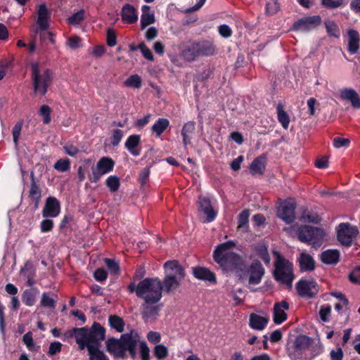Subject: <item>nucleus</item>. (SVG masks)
Segmentation results:
<instances>
[{
  "label": "nucleus",
  "mask_w": 360,
  "mask_h": 360,
  "mask_svg": "<svg viewBox=\"0 0 360 360\" xmlns=\"http://www.w3.org/2000/svg\"><path fill=\"white\" fill-rule=\"evenodd\" d=\"M105 330L101 324L94 323L91 328H74L67 331V338L75 337L80 349L87 348L90 360H109L98 346L105 339Z\"/></svg>",
  "instance_id": "f257e3e1"
},
{
  "label": "nucleus",
  "mask_w": 360,
  "mask_h": 360,
  "mask_svg": "<svg viewBox=\"0 0 360 360\" xmlns=\"http://www.w3.org/2000/svg\"><path fill=\"white\" fill-rule=\"evenodd\" d=\"M163 285L158 278H146L138 283L137 297L143 300L141 306L145 320L154 319L160 309L157 303L162 298Z\"/></svg>",
  "instance_id": "f03ea898"
},
{
  "label": "nucleus",
  "mask_w": 360,
  "mask_h": 360,
  "mask_svg": "<svg viewBox=\"0 0 360 360\" xmlns=\"http://www.w3.org/2000/svg\"><path fill=\"white\" fill-rule=\"evenodd\" d=\"M323 351V346L319 339L300 335L295 339L294 348L289 350L288 356L291 360H311Z\"/></svg>",
  "instance_id": "7ed1b4c3"
},
{
  "label": "nucleus",
  "mask_w": 360,
  "mask_h": 360,
  "mask_svg": "<svg viewBox=\"0 0 360 360\" xmlns=\"http://www.w3.org/2000/svg\"><path fill=\"white\" fill-rule=\"evenodd\" d=\"M235 243L228 241L219 245L215 249L213 257L224 271H232L243 264V259L233 250Z\"/></svg>",
  "instance_id": "20e7f679"
},
{
  "label": "nucleus",
  "mask_w": 360,
  "mask_h": 360,
  "mask_svg": "<svg viewBox=\"0 0 360 360\" xmlns=\"http://www.w3.org/2000/svg\"><path fill=\"white\" fill-rule=\"evenodd\" d=\"M276 257L274 262V276L275 279L288 288H292L294 280L292 264L285 259L279 252H274Z\"/></svg>",
  "instance_id": "39448f33"
},
{
  "label": "nucleus",
  "mask_w": 360,
  "mask_h": 360,
  "mask_svg": "<svg viewBox=\"0 0 360 360\" xmlns=\"http://www.w3.org/2000/svg\"><path fill=\"white\" fill-rule=\"evenodd\" d=\"M326 236L325 231L320 228L310 226H301L298 230V238L300 241L320 246Z\"/></svg>",
  "instance_id": "423d86ee"
},
{
  "label": "nucleus",
  "mask_w": 360,
  "mask_h": 360,
  "mask_svg": "<svg viewBox=\"0 0 360 360\" xmlns=\"http://www.w3.org/2000/svg\"><path fill=\"white\" fill-rule=\"evenodd\" d=\"M32 71L35 91L44 94L46 91L47 81L49 78L48 70L42 64L34 63L32 64Z\"/></svg>",
  "instance_id": "0eeeda50"
},
{
  "label": "nucleus",
  "mask_w": 360,
  "mask_h": 360,
  "mask_svg": "<svg viewBox=\"0 0 360 360\" xmlns=\"http://www.w3.org/2000/svg\"><path fill=\"white\" fill-rule=\"evenodd\" d=\"M337 239L340 243L345 246H351L356 240L359 234L356 226L349 223H340L336 228Z\"/></svg>",
  "instance_id": "6e6552de"
},
{
  "label": "nucleus",
  "mask_w": 360,
  "mask_h": 360,
  "mask_svg": "<svg viewBox=\"0 0 360 360\" xmlns=\"http://www.w3.org/2000/svg\"><path fill=\"white\" fill-rule=\"evenodd\" d=\"M297 294L304 298L310 299L315 297L319 287L316 282L311 278L300 279L295 285Z\"/></svg>",
  "instance_id": "1a4fd4ad"
},
{
  "label": "nucleus",
  "mask_w": 360,
  "mask_h": 360,
  "mask_svg": "<svg viewBox=\"0 0 360 360\" xmlns=\"http://www.w3.org/2000/svg\"><path fill=\"white\" fill-rule=\"evenodd\" d=\"M115 162L108 157L101 158L97 162L96 166L92 168V174L90 181L96 183L101 177L112 171Z\"/></svg>",
  "instance_id": "9d476101"
},
{
  "label": "nucleus",
  "mask_w": 360,
  "mask_h": 360,
  "mask_svg": "<svg viewBox=\"0 0 360 360\" xmlns=\"http://www.w3.org/2000/svg\"><path fill=\"white\" fill-rule=\"evenodd\" d=\"M139 339V333L134 330L121 335L124 352L128 351L132 358H135L136 355V346Z\"/></svg>",
  "instance_id": "9b49d317"
},
{
  "label": "nucleus",
  "mask_w": 360,
  "mask_h": 360,
  "mask_svg": "<svg viewBox=\"0 0 360 360\" xmlns=\"http://www.w3.org/2000/svg\"><path fill=\"white\" fill-rule=\"evenodd\" d=\"M295 203L293 200H285L278 207V216L286 223H291L295 217Z\"/></svg>",
  "instance_id": "f8f14e48"
},
{
  "label": "nucleus",
  "mask_w": 360,
  "mask_h": 360,
  "mask_svg": "<svg viewBox=\"0 0 360 360\" xmlns=\"http://www.w3.org/2000/svg\"><path fill=\"white\" fill-rule=\"evenodd\" d=\"M321 22L318 15L302 18L293 25V30L298 32H307L316 27Z\"/></svg>",
  "instance_id": "ddd939ff"
},
{
  "label": "nucleus",
  "mask_w": 360,
  "mask_h": 360,
  "mask_svg": "<svg viewBox=\"0 0 360 360\" xmlns=\"http://www.w3.org/2000/svg\"><path fill=\"white\" fill-rule=\"evenodd\" d=\"M248 283L257 285L260 283L264 274V269L259 262H253L248 269Z\"/></svg>",
  "instance_id": "4468645a"
},
{
  "label": "nucleus",
  "mask_w": 360,
  "mask_h": 360,
  "mask_svg": "<svg viewBox=\"0 0 360 360\" xmlns=\"http://www.w3.org/2000/svg\"><path fill=\"white\" fill-rule=\"evenodd\" d=\"M60 212V204L54 197H49L42 210V215L46 218L56 217Z\"/></svg>",
  "instance_id": "2eb2a0df"
},
{
  "label": "nucleus",
  "mask_w": 360,
  "mask_h": 360,
  "mask_svg": "<svg viewBox=\"0 0 360 360\" xmlns=\"http://www.w3.org/2000/svg\"><path fill=\"white\" fill-rule=\"evenodd\" d=\"M165 276H169L172 278H175L181 281L184 276V270L182 266L176 261H168L165 265Z\"/></svg>",
  "instance_id": "dca6fc26"
},
{
  "label": "nucleus",
  "mask_w": 360,
  "mask_h": 360,
  "mask_svg": "<svg viewBox=\"0 0 360 360\" xmlns=\"http://www.w3.org/2000/svg\"><path fill=\"white\" fill-rule=\"evenodd\" d=\"M198 205L200 211L207 217L205 222L212 221L217 216V212L214 210L210 200L207 197H200Z\"/></svg>",
  "instance_id": "f3484780"
},
{
  "label": "nucleus",
  "mask_w": 360,
  "mask_h": 360,
  "mask_svg": "<svg viewBox=\"0 0 360 360\" xmlns=\"http://www.w3.org/2000/svg\"><path fill=\"white\" fill-rule=\"evenodd\" d=\"M105 344L108 352L113 354L115 357L124 356L125 354L121 338L120 340L110 338L106 341Z\"/></svg>",
  "instance_id": "a211bd4d"
},
{
  "label": "nucleus",
  "mask_w": 360,
  "mask_h": 360,
  "mask_svg": "<svg viewBox=\"0 0 360 360\" xmlns=\"http://www.w3.org/2000/svg\"><path fill=\"white\" fill-rule=\"evenodd\" d=\"M37 23L39 27L42 30H46L49 26L50 13L44 4H40L37 11Z\"/></svg>",
  "instance_id": "6ab92c4d"
},
{
  "label": "nucleus",
  "mask_w": 360,
  "mask_h": 360,
  "mask_svg": "<svg viewBox=\"0 0 360 360\" xmlns=\"http://www.w3.org/2000/svg\"><path fill=\"white\" fill-rule=\"evenodd\" d=\"M340 96L342 100L349 101L355 110H358L360 108V98L354 89H342L340 91Z\"/></svg>",
  "instance_id": "aec40b11"
},
{
  "label": "nucleus",
  "mask_w": 360,
  "mask_h": 360,
  "mask_svg": "<svg viewBox=\"0 0 360 360\" xmlns=\"http://www.w3.org/2000/svg\"><path fill=\"white\" fill-rule=\"evenodd\" d=\"M288 307V304L285 301L275 304L274 307V321L275 323L280 324L286 319L287 315L285 311Z\"/></svg>",
  "instance_id": "412c9836"
},
{
  "label": "nucleus",
  "mask_w": 360,
  "mask_h": 360,
  "mask_svg": "<svg viewBox=\"0 0 360 360\" xmlns=\"http://www.w3.org/2000/svg\"><path fill=\"white\" fill-rule=\"evenodd\" d=\"M193 274L194 276L199 280L206 281L213 283H216L214 274L207 268L202 266L195 267L193 269Z\"/></svg>",
  "instance_id": "4be33fe9"
},
{
  "label": "nucleus",
  "mask_w": 360,
  "mask_h": 360,
  "mask_svg": "<svg viewBox=\"0 0 360 360\" xmlns=\"http://www.w3.org/2000/svg\"><path fill=\"white\" fill-rule=\"evenodd\" d=\"M141 142V136L139 135L129 136L124 144L127 150L134 156H139L141 154V150L139 146Z\"/></svg>",
  "instance_id": "5701e85b"
},
{
  "label": "nucleus",
  "mask_w": 360,
  "mask_h": 360,
  "mask_svg": "<svg viewBox=\"0 0 360 360\" xmlns=\"http://www.w3.org/2000/svg\"><path fill=\"white\" fill-rule=\"evenodd\" d=\"M268 322L269 319L266 316H259L255 313L250 315L249 326L252 329L262 330L265 328Z\"/></svg>",
  "instance_id": "b1692460"
},
{
  "label": "nucleus",
  "mask_w": 360,
  "mask_h": 360,
  "mask_svg": "<svg viewBox=\"0 0 360 360\" xmlns=\"http://www.w3.org/2000/svg\"><path fill=\"white\" fill-rule=\"evenodd\" d=\"M266 165V157L261 155L255 158L250 165V173L254 175H262L264 173Z\"/></svg>",
  "instance_id": "393cba45"
},
{
  "label": "nucleus",
  "mask_w": 360,
  "mask_h": 360,
  "mask_svg": "<svg viewBox=\"0 0 360 360\" xmlns=\"http://www.w3.org/2000/svg\"><path fill=\"white\" fill-rule=\"evenodd\" d=\"M122 18L127 23H134L138 20V13L133 6L126 4L122 8Z\"/></svg>",
  "instance_id": "a878e982"
},
{
  "label": "nucleus",
  "mask_w": 360,
  "mask_h": 360,
  "mask_svg": "<svg viewBox=\"0 0 360 360\" xmlns=\"http://www.w3.org/2000/svg\"><path fill=\"white\" fill-rule=\"evenodd\" d=\"M142 14L141 15V26L142 29H144L147 26L154 23L155 15L154 12L150 10V7L147 5H144L141 8Z\"/></svg>",
  "instance_id": "bb28decb"
},
{
  "label": "nucleus",
  "mask_w": 360,
  "mask_h": 360,
  "mask_svg": "<svg viewBox=\"0 0 360 360\" xmlns=\"http://www.w3.org/2000/svg\"><path fill=\"white\" fill-rule=\"evenodd\" d=\"M298 262L302 271H312L315 267L314 259L307 253H301L298 259Z\"/></svg>",
  "instance_id": "cd10ccee"
},
{
  "label": "nucleus",
  "mask_w": 360,
  "mask_h": 360,
  "mask_svg": "<svg viewBox=\"0 0 360 360\" xmlns=\"http://www.w3.org/2000/svg\"><path fill=\"white\" fill-rule=\"evenodd\" d=\"M340 259V252L337 250H327L321 255V261L327 264H335Z\"/></svg>",
  "instance_id": "c85d7f7f"
},
{
  "label": "nucleus",
  "mask_w": 360,
  "mask_h": 360,
  "mask_svg": "<svg viewBox=\"0 0 360 360\" xmlns=\"http://www.w3.org/2000/svg\"><path fill=\"white\" fill-rule=\"evenodd\" d=\"M359 35L354 30L348 31V50L351 53H355L359 49Z\"/></svg>",
  "instance_id": "c756f323"
},
{
  "label": "nucleus",
  "mask_w": 360,
  "mask_h": 360,
  "mask_svg": "<svg viewBox=\"0 0 360 360\" xmlns=\"http://www.w3.org/2000/svg\"><path fill=\"white\" fill-rule=\"evenodd\" d=\"M194 131L195 123L193 122H188L184 125L181 130V136L183 137V143L185 146L191 143Z\"/></svg>",
  "instance_id": "7c9ffc66"
},
{
  "label": "nucleus",
  "mask_w": 360,
  "mask_h": 360,
  "mask_svg": "<svg viewBox=\"0 0 360 360\" xmlns=\"http://www.w3.org/2000/svg\"><path fill=\"white\" fill-rule=\"evenodd\" d=\"M110 326L119 333H122L124 329V320L117 315H110L108 318Z\"/></svg>",
  "instance_id": "2f4dec72"
},
{
  "label": "nucleus",
  "mask_w": 360,
  "mask_h": 360,
  "mask_svg": "<svg viewBox=\"0 0 360 360\" xmlns=\"http://www.w3.org/2000/svg\"><path fill=\"white\" fill-rule=\"evenodd\" d=\"M169 122L165 118H159L153 125L152 130L158 136H160L169 127Z\"/></svg>",
  "instance_id": "473e14b6"
},
{
  "label": "nucleus",
  "mask_w": 360,
  "mask_h": 360,
  "mask_svg": "<svg viewBox=\"0 0 360 360\" xmlns=\"http://www.w3.org/2000/svg\"><path fill=\"white\" fill-rule=\"evenodd\" d=\"M169 275H171V274ZM180 282L181 281H179L175 278H172L170 276H165L163 284L165 290L169 292L177 289V288L180 285Z\"/></svg>",
  "instance_id": "72a5a7b5"
},
{
  "label": "nucleus",
  "mask_w": 360,
  "mask_h": 360,
  "mask_svg": "<svg viewBox=\"0 0 360 360\" xmlns=\"http://www.w3.org/2000/svg\"><path fill=\"white\" fill-rule=\"evenodd\" d=\"M105 185L110 192L114 193L117 191L120 186L119 177L115 175L110 176L105 180Z\"/></svg>",
  "instance_id": "f704fd0d"
},
{
  "label": "nucleus",
  "mask_w": 360,
  "mask_h": 360,
  "mask_svg": "<svg viewBox=\"0 0 360 360\" xmlns=\"http://www.w3.org/2000/svg\"><path fill=\"white\" fill-rule=\"evenodd\" d=\"M153 352L155 356L159 360L165 359L169 354L168 348L162 344L156 345L154 347Z\"/></svg>",
  "instance_id": "c9c22d12"
},
{
  "label": "nucleus",
  "mask_w": 360,
  "mask_h": 360,
  "mask_svg": "<svg viewBox=\"0 0 360 360\" xmlns=\"http://www.w3.org/2000/svg\"><path fill=\"white\" fill-rule=\"evenodd\" d=\"M22 300L27 306H33L36 302V293L30 290H26L22 293Z\"/></svg>",
  "instance_id": "e433bc0d"
},
{
  "label": "nucleus",
  "mask_w": 360,
  "mask_h": 360,
  "mask_svg": "<svg viewBox=\"0 0 360 360\" xmlns=\"http://www.w3.org/2000/svg\"><path fill=\"white\" fill-rule=\"evenodd\" d=\"M41 306L54 309L56 305V301L49 296L47 292H44L40 301Z\"/></svg>",
  "instance_id": "4c0bfd02"
},
{
  "label": "nucleus",
  "mask_w": 360,
  "mask_h": 360,
  "mask_svg": "<svg viewBox=\"0 0 360 360\" xmlns=\"http://www.w3.org/2000/svg\"><path fill=\"white\" fill-rule=\"evenodd\" d=\"M124 84L129 87L139 89L141 86V79L138 75H134L124 82Z\"/></svg>",
  "instance_id": "58836bf2"
},
{
  "label": "nucleus",
  "mask_w": 360,
  "mask_h": 360,
  "mask_svg": "<svg viewBox=\"0 0 360 360\" xmlns=\"http://www.w3.org/2000/svg\"><path fill=\"white\" fill-rule=\"evenodd\" d=\"M327 32L333 37H338L340 36V30L338 25L331 20H327L326 22Z\"/></svg>",
  "instance_id": "ea45409f"
},
{
  "label": "nucleus",
  "mask_w": 360,
  "mask_h": 360,
  "mask_svg": "<svg viewBox=\"0 0 360 360\" xmlns=\"http://www.w3.org/2000/svg\"><path fill=\"white\" fill-rule=\"evenodd\" d=\"M250 211L243 210L238 216V228L247 229L249 221Z\"/></svg>",
  "instance_id": "a19ab883"
},
{
  "label": "nucleus",
  "mask_w": 360,
  "mask_h": 360,
  "mask_svg": "<svg viewBox=\"0 0 360 360\" xmlns=\"http://www.w3.org/2000/svg\"><path fill=\"white\" fill-rule=\"evenodd\" d=\"M70 164V162L68 159H60L55 163L53 167L59 172H65L69 170Z\"/></svg>",
  "instance_id": "79ce46f5"
},
{
  "label": "nucleus",
  "mask_w": 360,
  "mask_h": 360,
  "mask_svg": "<svg viewBox=\"0 0 360 360\" xmlns=\"http://www.w3.org/2000/svg\"><path fill=\"white\" fill-rule=\"evenodd\" d=\"M331 312V307L328 304H323L321 306L320 310H319V315L321 319L323 322H327L329 320V316L330 315Z\"/></svg>",
  "instance_id": "37998d69"
},
{
  "label": "nucleus",
  "mask_w": 360,
  "mask_h": 360,
  "mask_svg": "<svg viewBox=\"0 0 360 360\" xmlns=\"http://www.w3.org/2000/svg\"><path fill=\"white\" fill-rule=\"evenodd\" d=\"M258 256L266 263L270 262V257L265 245H259L256 249Z\"/></svg>",
  "instance_id": "c03bdc74"
},
{
  "label": "nucleus",
  "mask_w": 360,
  "mask_h": 360,
  "mask_svg": "<svg viewBox=\"0 0 360 360\" xmlns=\"http://www.w3.org/2000/svg\"><path fill=\"white\" fill-rule=\"evenodd\" d=\"M301 220L304 222L318 223L321 218L316 213L305 212L301 217Z\"/></svg>",
  "instance_id": "a18cd8bd"
},
{
  "label": "nucleus",
  "mask_w": 360,
  "mask_h": 360,
  "mask_svg": "<svg viewBox=\"0 0 360 360\" xmlns=\"http://www.w3.org/2000/svg\"><path fill=\"white\" fill-rule=\"evenodd\" d=\"M139 349L141 360H150V349L145 341L139 342Z\"/></svg>",
  "instance_id": "49530a36"
},
{
  "label": "nucleus",
  "mask_w": 360,
  "mask_h": 360,
  "mask_svg": "<svg viewBox=\"0 0 360 360\" xmlns=\"http://www.w3.org/2000/svg\"><path fill=\"white\" fill-rule=\"evenodd\" d=\"M124 136V132L121 129H114L112 131V136H111V143L113 146H117L122 137Z\"/></svg>",
  "instance_id": "de8ad7c7"
},
{
  "label": "nucleus",
  "mask_w": 360,
  "mask_h": 360,
  "mask_svg": "<svg viewBox=\"0 0 360 360\" xmlns=\"http://www.w3.org/2000/svg\"><path fill=\"white\" fill-rule=\"evenodd\" d=\"M84 18V11L83 10L73 14L68 19V22L71 25H76L82 21Z\"/></svg>",
  "instance_id": "09e8293b"
},
{
  "label": "nucleus",
  "mask_w": 360,
  "mask_h": 360,
  "mask_svg": "<svg viewBox=\"0 0 360 360\" xmlns=\"http://www.w3.org/2000/svg\"><path fill=\"white\" fill-rule=\"evenodd\" d=\"M66 44L72 50H75L82 46L81 39L76 36L69 37L67 40Z\"/></svg>",
  "instance_id": "8fccbe9b"
},
{
  "label": "nucleus",
  "mask_w": 360,
  "mask_h": 360,
  "mask_svg": "<svg viewBox=\"0 0 360 360\" xmlns=\"http://www.w3.org/2000/svg\"><path fill=\"white\" fill-rule=\"evenodd\" d=\"M104 262L112 274H116L119 272L120 267L117 262L110 259H105Z\"/></svg>",
  "instance_id": "3c124183"
},
{
  "label": "nucleus",
  "mask_w": 360,
  "mask_h": 360,
  "mask_svg": "<svg viewBox=\"0 0 360 360\" xmlns=\"http://www.w3.org/2000/svg\"><path fill=\"white\" fill-rule=\"evenodd\" d=\"M199 52L202 55L212 56L215 53V47L212 44H206L199 49Z\"/></svg>",
  "instance_id": "603ef678"
},
{
  "label": "nucleus",
  "mask_w": 360,
  "mask_h": 360,
  "mask_svg": "<svg viewBox=\"0 0 360 360\" xmlns=\"http://www.w3.org/2000/svg\"><path fill=\"white\" fill-rule=\"evenodd\" d=\"M349 140L348 139H344L341 137H335L333 139V146L336 148H340L341 147H348L349 145Z\"/></svg>",
  "instance_id": "864d4df0"
},
{
  "label": "nucleus",
  "mask_w": 360,
  "mask_h": 360,
  "mask_svg": "<svg viewBox=\"0 0 360 360\" xmlns=\"http://www.w3.org/2000/svg\"><path fill=\"white\" fill-rule=\"evenodd\" d=\"M148 340L153 344H158L161 341V335L157 331H149L147 334Z\"/></svg>",
  "instance_id": "5fc2aeb1"
},
{
  "label": "nucleus",
  "mask_w": 360,
  "mask_h": 360,
  "mask_svg": "<svg viewBox=\"0 0 360 360\" xmlns=\"http://www.w3.org/2000/svg\"><path fill=\"white\" fill-rule=\"evenodd\" d=\"M22 341L29 350H32L34 349V344L31 333H27L25 334L22 338Z\"/></svg>",
  "instance_id": "6e6d98bb"
},
{
  "label": "nucleus",
  "mask_w": 360,
  "mask_h": 360,
  "mask_svg": "<svg viewBox=\"0 0 360 360\" xmlns=\"http://www.w3.org/2000/svg\"><path fill=\"white\" fill-rule=\"evenodd\" d=\"M53 226V222L51 219H44L40 224V229L41 232H49L52 230Z\"/></svg>",
  "instance_id": "4d7b16f0"
},
{
  "label": "nucleus",
  "mask_w": 360,
  "mask_h": 360,
  "mask_svg": "<svg viewBox=\"0 0 360 360\" xmlns=\"http://www.w3.org/2000/svg\"><path fill=\"white\" fill-rule=\"evenodd\" d=\"M322 5L328 8H335L340 6L342 0H321Z\"/></svg>",
  "instance_id": "13d9d810"
},
{
  "label": "nucleus",
  "mask_w": 360,
  "mask_h": 360,
  "mask_svg": "<svg viewBox=\"0 0 360 360\" xmlns=\"http://www.w3.org/2000/svg\"><path fill=\"white\" fill-rule=\"evenodd\" d=\"M22 122H18L15 124L14 127L13 128V141L15 145L18 143V139L20 134V131L22 129Z\"/></svg>",
  "instance_id": "bf43d9fd"
},
{
  "label": "nucleus",
  "mask_w": 360,
  "mask_h": 360,
  "mask_svg": "<svg viewBox=\"0 0 360 360\" xmlns=\"http://www.w3.org/2000/svg\"><path fill=\"white\" fill-rule=\"evenodd\" d=\"M139 49L141 50L142 54L146 59L150 60H153V56L152 54V52L144 44H141L139 46Z\"/></svg>",
  "instance_id": "052dcab7"
},
{
  "label": "nucleus",
  "mask_w": 360,
  "mask_h": 360,
  "mask_svg": "<svg viewBox=\"0 0 360 360\" xmlns=\"http://www.w3.org/2000/svg\"><path fill=\"white\" fill-rule=\"evenodd\" d=\"M30 195L36 201H38L39 200L41 197L40 190L35 184H32Z\"/></svg>",
  "instance_id": "680f3d73"
},
{
  "label": "nucleus",
  "mask_w": 360,
  "mask_h": 360,
  "mask_svg": "<svg viewBox=\"0 0 360 360\" xmlns=\"http://www.w3.org/2000/svg\"><path fill=\"white\" fill-rule=\"evenodd\" d=\"M63 148L66 154L72 157L75 156L79 152L78 148L72 144H65Z\"/></svg>",
  "instance_id": "e2e57ef3"
},
{
  "label": "nucleus",
  "mask_w": 360,
  "mask_h": 360,
  "mask_svg": "<svg viewBox=\"0 0 360 360\" xmlns=\"http://www.w3.org/2000/svg\"><path fill=\"white\" fill-rule=\"evenodd\" d=\"M62 344L59 342H51L49 346V354L54 355L61 350Z\"/></svg>",
  "instance_id": "0e129e2a"
},
{
  "label": "nucleus",
  "mask_w": 360,
  "mask_h": 360,
  "mask_svg": "<svg viewBox=\"0 0 360 360\" xmlns=\"http://www.w3.org/2000/svg\"><path fill=\"white\" fill-rule=\"evenodd\" d=\"M349 280L354 283H360V266L356 267L349 274Z\"/></svg>",
  "instance_id": "69168bd1"
},
{
  "label": "nucleus",
  "mask_w": 360,
  "mask_h": 360,
  "mask_svg": "<svg viewBox=\"0 0 360 360\" xmlns=\"http://www.w3.org/2000/svg\"><path fill=\"white\" fill-rule=\"evenodd\" d=\"M278 120L284 129H288L290 123L288 114H278Z\"/></svg>",
  "instance_id": "338daca9"
},
{
  "label": "nucleus",
  "mask_w": 360,
  "mask_h": 360,
  "mask_svg": "<svg viewBox=\"0 0 360 360\" xmlns=\"http://www.w3.org/2000/svg\"><path fill=\"white\" fill-rule=\"evenodd\" d=\"M330 354L331 360H342L343 359V352L340 347L336 350H332Z\"/></svg>",
  "instance_id": "774afa93"
}]
</instances>
